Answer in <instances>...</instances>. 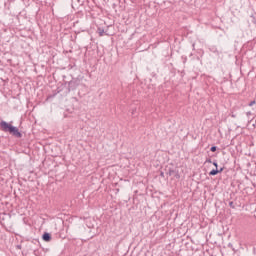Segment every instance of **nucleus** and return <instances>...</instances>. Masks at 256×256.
<instances>
[{
    "label": "nucleus",
    "mask_w": 256,
    "mask_h": 256,
    "mask_svg": "<svg viewBox=\"0 0 256 256\" xmlns=\"http://www.w3.org/2000/svg\"><path fill=\"white\" fill-rule=\"evenodd\" d=\"M0 127H1L2 131H5V132L8 131L12 135H15V137H21V133H20L19 129H17V127L12 126L11 124H9L5 121H2L0 123Z\"/></svg>",
    "instance_id": "1"
},
{
    "label": "nucleus",
    "mask_w": 256,
    "mask_h": 256,
    "mask_svg": "<svg viewBox=\"0 0 256 256\" xmlns=\"http://www.w3.org/2000/svg\"><path fill=\"white\" fill-rule=\"evenodd\" d=\"M43 241H46L47 243H49V241H51V234L49 233H44L42 236Z\"/></svg>",
    "instance_id": "2"
},
{
    "label": "nucleus",
    "mask_w": 256,
    "mask_h": 256,
    "mask_svg": "<svg viewBox=\"0 0 256 256\" xmlns=\"http://www.w3.org/2000/svg\"><path fill=\"white\" fill-rule=\"evenodd\" d=\"M220 171L219 170H212L210 171L209 175H217V173H219Z\"/></svg>",
    "instance_id": "3"
},
{
    "label": "nucleus",
    "mask_w": 256,
    "mask_h": 256,
    "mask_svg": "<svg viewBox=\"0 0 256 256\" xmlns=\"http://www.w3.org/2000/svg\"><path fill=\"white\" fill-rule=\"evenodd\" d=\"M98 33H99L100 37H103V34L105 33V31L101 30V29H98Z\"/></svg>",
    "instance_id": "4"
},
{
    "label": "nucleus",
    "mask_w": 256,
    "mask_h": 256,
    "mask_svg": "<svg viewBox=\"0 0 256 256\" xmlns=\"http://www.w3.org/2000/svg\"><path fill=\"white\" fill-rule=\"evenodd\" d=\"M210 151H212L213 153H215V151H217V147H215V146L211 147Z\"/></svg>",
    "instance_id": "5"
},
{
    "label": "nucleus",
    "mask_w": 256,
    "mask_h": 256,
    "mask_svg": "<svg viewBox=\"0 0 256 256\" xmlns=\"http://www.w3.org/2000/svg\"><path fill=\"white\" fill-rule=\"evenodd\" d=\"M256 104V102L255 101H252V102H250V107H253V105H255Z\"/></svg>",
    "instance_id": "6"
},
{
    "label": "nucleus",
    "mask_w": 256,
    "mask_h": 256,
    "mask_svg": "<svg viewBox=\"0 0 256 256\" xmlns=\"http://www.w3.org/2000/svg\"><path fill=\"white\" fill-rule=\"evenodd\" d=\"M213 165L217 167V162H213Z\"/></svg>",
    "instance_id": "7"
},
{
    "label": "nucleus",
    "mask_w": 256,
    "mask_h": 256,
    "mask_svg": "<svg viewBox=\"0 0 256 256\" xmlns=\"http://www.w3.org/2000/svg\"><path fill=\"white\" fill-rule=\"evenodd\" d=\"M218 171H220L219 173H221L222 171H223V168H221L220 170H218Z\"/></svg>",
    "instance_id": "8"
},
{
    "label": "nucleus",
    "mask_w": 256,
    "mask_h": 256,
    "mask_svg": "<svg viewBox=\"0 0 256 256\" xmlns=\"http://www.w3.org/2000/svg\"><path fill=\"white\" fill-rule=\"evenodd\" d=\"M255 109H256V105H255Z\"/></svg>",
    "instance_id": "9"
}]
</instances>
